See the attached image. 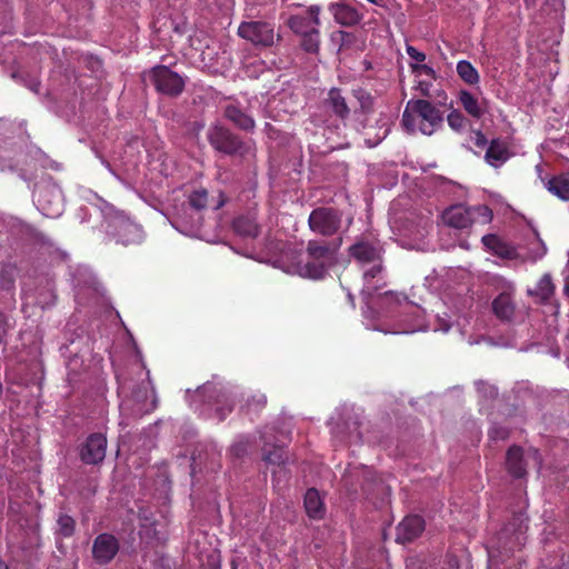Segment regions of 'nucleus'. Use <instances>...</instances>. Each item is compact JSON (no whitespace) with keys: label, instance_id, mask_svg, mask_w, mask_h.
Segmentation results:
<instances>
[{"label":"nucleus","instance_id":"nucleus-1","mask_svg":"<svg viewBox=\"0 0 569 569\" xmlns=\"http://www.w3.org/2000/svg\"><path fill=\"white\" fill-rule=\"evenodd\" d=\"M342 238L335 240L312 239L307 242L305 258L293 264V272L303 278L322 279L328 274L337 261L338 249L341 248Z\"/></svg>","mask_w":569,"mask_h":569},{"label":"nucleus","instance_id":"nucleus-2","mask_svg":"<svg viewBox=\"0 0 569 569\" xmlns=\"http://www.w3.org/2000/svg\"><path fill=\"white\" fill-rule=\"evenodd\" d=\"M442 111L426 99L408 101L401 118V127L409 134L419 130L422 134L431 136L442 126Z\"/></svg>","mask_w":569,"mask_h":569},{"label":"nucleus","instance_id":"nucleus-3","mask_svg":"<svg viewBox=\"0 0 569 569\" xmlns=\"http://www.w3.org/2000/svg\"><path fill=\"white\" fill-rule=\"evenodd\" d=\"M528 518L523 513H516L505 523L496 539L497 555L492 558L499 559L501 562L508 561L519 552L527 542Z\"/></svg>","mask_w":569,"mask_h":569},{"label":"nucleus","instance_id":"nucleus-4","mask_svg":"<svg viewBox=\"0 0 569 569\" xmlns=\"http://www.w3.org/2000/svg\"><path fill=\"white\" fill-rule=\"evenodd\" d=\"M206 136L210 147L223 156L246 157L249 152L248 143L220 122L211 123Z\"/></svg>","mask_w":569,"mask_h":569},{"label":"nucleus","instance_id":"nucleus-5","mask_svg":"<svg viewBox=\"0 0 569 569\" xmlns=\"http://www.w3.org/2000/svg\"><path fill=\"white\" fill-rule=\"evenodd\" d=\"M342 211L333 207H317L308 217V227L316 234L332 237L342 226Z\"/></svg>","mask_w":569,"mask_h":569},{"label":"nucleus","instance_id":"nucleus-6","mask_svg":"<svg viewBox=\"0 0 569 569\" xmlns=\"http://www.w3.org/2000/svg\"><path fill=\"white\" fill-rule=\"evenodd\" d=\"M149 76L154 90L164 96L177 98L186 89V78L166 64L152 67Z\"/></svg>","mask_w":569,"mask_h":569},{"label":"nucleus","instance_id":"nucleus-7","mask_svg":"<svg viewBox=\"0 0 569 569\" xmlns=\"http://www.w3.org/2000/svg\"><path fill=\"white\" fill-rule=\"evenodd\" d=\"M237 34L261 48L272 47L276 40L274 27L264 21H244L239 24Z\"/></svg>","mask_w":569,"mask_h":569},{"label":"nucleus","instance_id":"nucleus-8","mask_svg":"<svg viewBox=\"0 0 569 569\" xmlns=\"http://www.w3.org/2000/svg\"><path fill=\"white\" fill-rule=\"evenodd\" d=\"M108 440L102 432H93L79 447V458L83 465L98 466L104 461Z\"/></svg>","mask_w":569,"mask_h":569},{"label":"nucleus","instance_id":"nucleus-9","mask_svg":"<svg viewBox=\"0 0 569 569\" xmlns=\"http://www.w3.org/2000/svg\"><path fill=\"white\" fill-rule=\"evenodd\" d=\"M328 11L336 24L342 28H355L363 19V13L355 0H336L329 3Z\"/></svg>","mask_w":569,"mask_h":569},{"label":"nucleus","instance_id":"nucleus-10","mask_svg":"<svg viewBox=\"0 0 569 569\" xmlns=\"http://www.w3.org/2000/svg\"><path fill=\"white\" fill-rule=\"evenodd\" d=\"M222 117L224 120L232 123V126L242 130L243 132H253L257 128L248 107L242 106L238 100H231L222 108Z\"/></svg>","mask_w":569,"mask_h":569},{"label":"nucleus","instance_id":"nucleus-11","mask_svg":"<svg viewBox=\"0 0 569 569\" xmlns=\"http://www.w3.org/2000/svg\"><path fill=\"white\" fill-rule=\"evenodd\" d=\"M320 13L321 7L319 4H311L307 7L306 14H290L286 21V24L295 36L308 30H312V28H320Z\"/></svg>","mask_w":569,"mask_h":569},{"label":"nucleus","instance_id":"nucleus-12","mask_svg":"<svg viewBox=\"0 0 569 569\" xmlns=\"http://www.w3.org/2000/svg\"><path fill=\"white\" fill-rule=\"evenodd\" d=\"M119 551V541L111 533L103 532L97 536L92 545V557L97 563H109Z\"/></svg>","mask_w":569,"mask_h":569},{"label":"nucleus","instance_id":"nucleus-13","mask_svg":"<svg viewBox=\"0 0 569 569\" xmlns=\"http://www.w3.org/2000/svg\"><path fill=\"white\" fill-rule=\"evenodd\" d=\"M426 529V521L418 515L407 516L397 527V542L401 545L415 541Z\"/></svg>","mask_w":569,"mask_h":569},{"label":"nucleus","instance_id":"nucleus-14","mask_svg":"<svg viewBox=\"0 0 569 569\" xmlns=\"http://www.w3.org/2000/svg\"><path fill=\"white\" fill-rule=\"evenodd\" d=\"M491 311L501 322H511L516 313V302L511 291H503L491 301Z\"/></svg>","mask_w":569,"mask_h":569},{"label":"nucleus","instance_id":"nucleus-15","mask_svg":"<svg viewBox=\"0 0 569 569\" xmlns=\"http://www.w3.org/2000/svg\"><path fill=\"white\" fill-rule=\"evenodd\" d=\"M506 469L515 479H523L527 476V460L521 447L513 445L506 452Z\"/></svg>","mask_w":569,"mask_h":569},{"label":"nucleus","instance_id":"nucleus-16","mask_svg":"<svg viewBox=\"0 0 569 569\" xmlns=\"http://www.w3.org/2000/svg\"><path fill=\"white\" fill-rule=\"evenodd\" d=\"M511 156L508 143L497 138L488 143L485 160L490 167L500 168Z\"/></svg>","mask_w":569,"mask_h":569},{"label":"nucleus","instance_id":"nucleus-17","mask_svg":"<svg viewBox=\"0 0 569 569\" xmlns=\"http://www.w3.org/2000/svg\"><path fill=\"white\" fill-rule=\"evenodd\" d=\"M442 217L446 224L456 229H467L473 222L472 210L463 206L447 208Z\"/></svg>","mask_w":569,"mask_h":569},{"label":"nucleus","instance_id":"nucleus-18","mask_svg":"<svg viewBox=\"0 0 569 569\" xmlns=\"http://www.w3.org/2000/svg\"><path fill=\"white\" fill-rule=\"evenodd\" d=\"M482 243L486 248L492 251L493 254L501 259L513 260L517 258L516 248L502 241L496 233L485 234L482 237Z\"/></svg>","mask_w":569,"mask_h":569},{"label":"nucleus","instance_id":"nucleus-19","mask_svg":"<svg viewBox=\"0 0 569 569\" xmlns=\"http://www.w3.org/2000/svg\"><path fill=\"white\" fill-rule=\"evenodd\" d=\"M349 253L356 260L367 263L379 260V249L369 241H359L349 248Z\"/></svg>","mask_w":569,"mask_h":569},{"label":"nucleus","instance_id":"nucleus-20","mask_svg":"<svg viewBox=\"0 0 569 569\" xmlns=\"http://www.w3.org/2000/svg\"><path fill=\"white\" fill-rule=\"evenodd\" d=\"M325 103H327V106L331 108L332 113L341 120L349 118L350 109L340 89L331 88L327 99H325Z\"/></svg>","mask_w":569,"mask_h":569},{"label":"nucleus","instance_id":"nucleus-21","mask_svg":"<svg viewBox=\"0 0 569 569\" xmlns=\"http://www.w3.org/2000/svg\"><path fill=\"white\" fill-rule=\"evenodd\" d=\"M296 37H299V46L302 51L307 54H319L321 43L319 27H312V30L301 32Z\"/></svg>","mask_w":569,"mask_h":569},{"label":"nucleus","instance_id":"nucleus-22","mask_svg":"<svg viewBox=\"0 0 569 569\" xmlns=\"http://www.w3.org/2000/svg\"><path fill=\"white\" fill-rule=\"evenodd\" d=\"M305 509L311 519H322L325 516L323 502L315 488L308 489L305 493Z\"/></svg>","mask_w":569,"mask_h":569},{"label":"nucleus","instance_id":"nucleus-23","mask_svg":"<svg viewBox=\"0 0 569 569\" xmlns=\"http://www.w3.org/2000/svg\"><path fill=\"white\" fill-rule=\"evenodd\" d=\"M547 190L562 201H569V176L558 174L546 183Z\"/></svg>","mask_w":569,"mask_h":569},{"label":"nucleus","instance_id":"nucleus-24","mask_svg":"<svg viewBox=\"0 0 569 569\" xmlns=\"http://www.w3.org/2000/svg\"><path fill=\"white\" fill-rule=\"evenodd\" d=\"M232 227L236 233L243 237L256 238L259 234V224L257 220L249 216H240L236 218Z\"/></svg>","mask_w":569,"mask_h":569},{"label":"nucleus","instance_id":"nucleus-25","mask_svg":"<svg viewBox=\"0 0 569 569\" xmlns=\"http://www.w3.org/2000/svg\"><path fill=\"white\" fill-rule=\"evenodd\" d=\"M267 399L262 392H253L247 396L240 410L250 418L257 417L266 407Z\"/></svg>","mask_w":569,"mask_h":569},{"label":"nucleus","instance_id":"nucleus-26","mask_svg":"<svg viewBox=\"0 0 569 569\" xmlns=\"http://www.w3.org/2000/svg\"><path fill=\"white\" fill-rule=\"evenodd\" d=\"M459 102L463 110L475 119H480L485 114V109L478 99L469 91H459Z\"/></svg>","mask_w":569,"mask_h":569},{"label":"nucleus","instance_id":"nucleus-27","mask_svg":"<svg viewBox=\"0 0 569 569\" xmlns=\"http://www.w3.org/2000/svg\"><path fill=\"white\" fill-rule=\"evenodd\" d=\"M19 274L18 267L13 263H6L0 267V288L9 291L14 288L17 277Z\"/></svg>","mask_w":569,"mask_h":569},{"label":"nucleus","instance_id":"nucleus-28","mask_svg":"<svg viewBox=\"0 0 569 569\" xmlns=\"http://www.w3.org/2000/svg\"><path fill=\"white\" fill-rule=\"evenodd\" d=\"M555 289L556 287L553 284L552 277L546 273L541 277L531 293L541 298L542 301H547L553 296Z\"/></svg>","mask_w":569,"mask_h":569},{"label":"nucleus","instance_id":"nucleus-29","mask_svg":"<svg viewBox=\"0 0 569 569\" xmlns=\"http://www.w3.org/2000/svg\"><path fill=\"white\" fill-rule=\"evenodd\" d=\"M351 92H353V96L360 106V111L363 114H370L373 112L375 97L370 91L359 87L353 89Z\"/></svg>","mask_w":569,"mask_h":569},{"label":"nucleus","instance_id":"nucleus-30","mask_svg":"<svg viewBox=\"0 0 569 569\" xmlns=\"http://www.w3.org/2000/svg\"><path fill=\"white\" fill-rule=\"evenodd\" d=\"M56 523H58V529H56V532L62 536L63 538H70L74 535L77 521L73 517L60 512L58 520H56Z\"/></svg>","mask_w":569,"mask_h":569},{"label":"nucleus","instance_id":"nucleus-31","mask_svg":"<svg viewBox=\"0 0 569 569\" xmlns=\"http://www.w3.org/2000/svg\"><path fill=\"white\" fill-rule=\"evenodd\" d=\"M457 72L460 79L468 84H476L479 81V74L473 64L467 60H461L457 64Z\"/></svg>","mask_w":569,"mask_h":569},{"label":"nucleus","instance_id":"nucleus-32","mask_svg":"<svg viewBox=\"0 0 569 569\" xmlns=\"http://www.w3.org/2000/svg\"><path fill=\"white\" fill-rule=\"evenodd\" d=\"M262 459L267 463L281 467L282 465H286L288 455L282 447L273 446L272 449L263 448Z\"/></svg>","mask_w":569,"mask_h":569},{"label":"nucleus","instance_id":"nucleus-33","mask_svg":"<svg viewBox=\"0 0 569 569\" xmlns=\"http://www.w3.org/2000/svg\"><path fill=\"white\" fill-rule=\"evenodd\" d=\"M189 206L196 210H202L207 208L208 192L206 189L200 188L191 192L188 198Z\"/></svg>","mask_w":569,"mask_h":569},{"label":"nucleus","instance_id":"nucleus-34","mask_svg":"<svg viewBox=\"0 0 569 569\" xmlns=\"http://www.w3.org/2000/svg\"><path fill=\"white\" fill-rule=\"evenodd\" d=\"M39 206L42 211L48 217H54L60 214V202L52 203L50 200H47V192H41L38 199Z\"/></svg>","mask_w":569,"mask_h":569},{"label":"nucleus","instance_id":"nucleus-35","mask_svg":"<svg viewBox=\"0 0 569 569\" xmlns=\"http://www.w3.org/2000/svg\"><path fill=\"white\" fill-rule=\"evenodd\" d=\"M447 122L449 128L456 132H461L466 126V118L459 110H451L447 116Z\"/></svg>","mask_w":569,"mask_h":569},{"label":"nucleus","instance_id":"nucleus-36","mask_svg":"<svg viewBox=\"0 0 569 569\" xmlns=\"http://www.w3.org/2000/svg\"><path fill=\"white\" fill-rule=\"evenodd\" d=\"M510 429L503 426L493 425L488 431V437L491 441H505L510 437Z\"/></svg>","mask_w":569,"mask_h":569},{"label":"nucleus","instance_id":"nucleus-37","mask_svg":"<svg viewBox=\"0 0 569 569\" xmlns=\"http://www.w3.org/2000/svg\"><path fill=\"white\" fill-rule=\"evenodd\" d=\"M411 69L416 74H426L430 79H436V71L429 64H411Z\"/></svg>","mask_w":569,"mask_h":569},{"label":"nucleus","instance_id":"nucleus-38","mask_svg":"<svg viewBox=\"0 0 569 569\" xmlns=\"http://www.w3.org/2000/svg\"><path fill=\"white\" fill-rule=\"evenodd\" d=\"M406 53L409 56V58L413 59L417 64L425 62L427 59V54L422 51H418V49L411 44L406 46Z\"/></svg>","mask_w":569,"mask_h":569},{"label":"nucleus","instance_id":"nucleus-39","mask_svg":"<svg viewBox=\"0 0 569 569\" xmlns=\"http://www.w3.org/2000/svg\"><path fill=\"white\" fill-rule=\"evenodd\" d=\"M430 89H431V83L428 81H425V80H419L416 86V90L419 91L422 97L429 98L431 96Z\"/></svg>","mask_w":569,"mask_h":569},{"label":"nucleus","instance_id":"nucleus-40","mask_svg":"<svg viewBox=\"0 0 569 569\" xmlns=\"http://www.w3.org/2000/svg\"><path fill=\"white\" fill-rule=\"evenodd\" d=\"M473 143L478 148L486 147V144L488 143V140H487L485 133L481 131H475Z\"/></svg>","mask_w":569,"mask_h":569},{"label":"nucleus","instance_id":"nucleus-41","mask_svg":"<svg viewBox=\"0 0 569 569\" xmlns=\"http://www.w3.org/2000/svg\"><path fill=\"white\" fill-rule=\"evenodd\" d=\"M7 317L3 312L0 311V343L3 342V339L7 335Z\"/></svg>","mask_w":569,"mask_h":569},{"label":"nucleus","instance_id":"nucleus-42","mask_svg":"<svg viewBox=\"0 0 569 569\" xmlns=\"http://www.w3.org/2000/svg\"><path fill=\"white\" fill-rule=\"evenodd\" d=\"M380 264H375L373 267L363 272V277L366 279H373L380 272Z\"/></svg>","mask_w":569,"mask_h":569},{"label":"nucleus","instance_id":"nucleus-43","mask_svg":"<svg viewBox=\"0 0 569 569\" xmlns=\"http://www.w3.org/2000/svg\"><path fill=\"white\" fill-rule=\"evenodd\" d=\"M527 457L528 458H531L532 460H535L536 465H538V467L540 468L541 466V457H540V453L538 450L536 449H530L528 452H527Z\"/></svg>","mask_w":569,"mask_h":569},{"label":"nucleus","instance_id":"nucleus-44","mask_svg":"<svg viewBox=\"0 0 569 569\" xmlns=\"http://www.w3.org/2000/svg\"><path fill=\"white\" fill-rule=\"evenodd\" d=\"M367 1L373 3L378 7H382V8L386 7L385 0H367Z\"/></svg>","mask_w":569,"mask_h":569},{"label":"nucleus","instance_id":"nucleus-45","mask_svg":"<svg viewBox=\"0 0 569 569\" xmlns=\"http://www.w3.org/2000/svg\"><path fill=\"white\" fill-rule=\"evenodd\" d=\"M449 565H450V569H457L458 568V563H457L456 559H450L449 560Z\"/></svg>","mask_w":569,"mask_h":569},{"label":"nucleus","instance_id":"nucleus-46","mask_svg":"<svg viewBox=\"0 0 569 569\" xmlns=\"http://www.w3.org/2000/svg\"><path fill=\"white\" fill-rule=\"evenodd\" d=\"M300 7H301V3H299V2L288 3V8H300Z\"/></svg>","mask_w":569,"mask_h":569},{"label":"nucleus","instance_id":"nucleus-47","mask_svg":"<svg viewBox=\"0 0 569 569\" xmlns=\"http://www.w3.org/2000/svg\"><path fill=\"white\" fill-rule=\"evenodd\" d=\"M230 565H231V569H238V562L234 558L231 560Z\"/></svg>","mask_w":569,"mask_h":569},{"label":"nucleus","instance_id":"nucleus-48","mask_svg":"<svg viewBox=\"0 0 569 569\" xmlns=\"http://www.w3.org/2000/svg\"><path fill=\"white\" fill-rule=\"evenodd\" d=\"M378 142H379L378 140H377V141H373V142H372L371 140H366V143H367V146H369V147H375Z\"/></svg>","mask_w":569,"mask_h":569},{"label":"nucleus","instance_id":"nucleus-49","mask_svg":"<svg viewBox=\"0 0 569 569\" xmlns=\"http://www.w3.org/2000/svg\"><path fill=\"white\" fill-rule=\"evenodd\" d=\"M565 293L569 298V280L567 281V283L565 286Z\"/></svg>","mask_w":569,"mask_h":569},{"label":"nucleus","instance_id":"nucleus-50","mask_svg":"<svg viewBox=\"0 0 569 569\" xmlns=\"http://www.w3.org/2000/svg\"><path fill=\"white\" fill-rule=\"evenodd\" d=\"M339 34H341L342 38H345L346 36H348V33L346 31H338Z\"/></svg>","mask_w":569,"mask_h":569},{"label":"nucleus","instance_id":"nucleus-51","mask_svg":"<svg viewBox=\"0 0 569 569\" xmlns=\"http://www.w3.org/2000/svg\"><path fill=\"white\" fill-rule=\"evenodd\" d=\"M0 569H4V563L2 560H0Z\"/></svg>","mask_w":569,"mask_h":569},{"label":"nucleus","instance_id":"nucleus-52","mask_svg":"<svg viewBox=\"0 0 569 569\" xmlns=\"http://www.w3.org/2000/svg\"><path fill=\"white\" fill-rule=\"evenodd\" d=\"M2 391H3V387L0 383V395H1Z\"/></svg>","mask_w":569,"mask_h":569},{"label":"nucleus","instance_id":"nucleus-53","mask_svg":"<svg viewBox=\"0 0 569 569\" xmlns=\"http://www.w3.org/2000/svg\"><path fill=\"white\" fill-rule=\"evenodd\" d=\"M290 0H281L282 3H287L289 2Z\"/></svg>","mask_w":569,"mask_h":569},{"label":"nucleus","instance_id":"nucleus-54","mask_svg":"<svg viewBox=\"0 0 569 569\" xmlns=\"http://www.w3.org/2000/svg\"><path fill=\"white\" fill-rule=\"evenodd\" d=\"M0 535H1V528H0Z\"/></svg>","mask_w":569,"mask_h":569}]
</instances>
